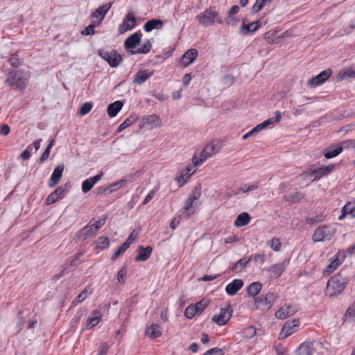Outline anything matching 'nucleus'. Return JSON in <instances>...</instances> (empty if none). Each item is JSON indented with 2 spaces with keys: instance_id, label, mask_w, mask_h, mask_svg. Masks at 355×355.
Returning a JSON list of instances; mask_svg holds the SVG:
<instances>
[{
  "instance_id": "3c124183",
  "label": "nucleus",
  "mask_w": 355,
  "mask_h": 355,
  "mask_svg": "<svg viewBox=\"0 0 355 355\" xmlns=\"http://www.w3.org/2000/svg\"><path fill=\"white\" fill-rule=\"evenodd\" d=\"M270 247L275 251L278 252L281 248V242L279 239L273 238L268 243Z\"/></svg>"
},
{
  "instance_id": "f3484780",
  "label": "nucleus",
  "mask_w": 355,
  "mask_h": 355,
  "mask_svg": "<svg viewBox=\"0 0 355 355\" xmlns=\"http://www.w3.org/2000/svg\"><path fill=\"white\" fill-rule=\"evenodd\" d=\"M261 26V22L259 20L253 21L250 24H242L239 33L243 35H252Z\"/></svg>"
},
{
  "instance_id": "6e6d98bb",
  "label": "nucleus",
  "mask_w": 355,
  "mask_h": 355,
  "mask_svg": "<svg viewBox=\"0 0 355 355\" xmlns=\"http://www.w3.org/2000/svg\"><path fill=\"white\" fill-rule=\"evenodd\" d=\"M83 255V252H76L74 254L73 258L71 260L70 266H74V267H76L77 266H78L80 263V259Z\"/></svg>"
},
{
  "instance_id": "f257e3e1",
  "label": "nucleus",
  "mask_w": 355,
  "mask_h": 355,
  "mask_svg": "<svg viewBox=\"0 0 355 355\" xmlns=\"http://www.w3.org/2000/svg\"><path fill=\"white\" fill-rule=\"evenodd\" d=\"M349 282L348 277L341 273L332 276L327 282V294L333 297L340 294Z\"/></svg>"
},
{
  "instance_id": "8fccbe9b",
  "label": "nucleus",
  "mask_w": 355,
  "mask_h": 355,
  "mask_svg": "<svg viewBox=\"0 0 355 355\" xmlns=\"http://www.w3.org/2000/svg\"><path fill=\"white\" fill-rule=\"evenodd\" d=\"M53 144H54V140L51 139L50 141L49 145L46 148L45 150L43 152L42 155L40 157V162L42 163L48 159L49 154H50L51 148L53 146Z\"/></svg>"
},
{
  "instance_id": "37998d69",
  "label": "nucleus",
  "mask_w": 355,
  "mask_h": 355,
  "mask_svg": "<svg viewBox=\"0 0 355 355\" xmlns=\"http://www.w3.org/2000/svg\"><path fill=\"white\" fill-rule=\"evenodd\" d=\"M159 124V118L156 115H148L143 118V126L146 125H155Z\"/></svg>"
},
{
  "instance_id": "a19ab883",
  "label": "nucleus",
  "mask_w": 355,
  "mask_h": 355,
  "mask_svg": "<svg viewBox=\"0 0 355 355\" xmlns=\"http://www.w3.org/2000/svg\"><path fill=\"white\" fill-rule=\"evenodd\" d=\"M92 313L93 317L89 318L86 322V324L87 327H89V329L97 325L101 318V315L99 311L95 310L92 312Z\"/></svg>"
},
{
  "instance_id": "09e8293b",
  "label": "nucleus",
  "mask_w": 355,
  "mask_h": 355,
  "mask_svg": "<svg viewBox=\"0 0 355 355\" xmlns=\"http://www.w3.org/2000/svg\"><path fill=\"white\" fill-rule=\"evenodd\" d=\"M324 220V217L322 215H317L315 216H308L306 218V223L310 225H315L322 223Z\"/></svg>"
},
{
  "instance_id": "680f3d73",
  "label": "nucleus",
  "mask_w": 355,
  "mask_h": 355,
  "mask_svg": "<svg viewBox=\"0 0 355 355\" xmlns=\"http://www.w3.org/2000/svg\"><path fill=\"white\" fill-rule=\"evenodd\" d=\"M258 187H259L258 183H254V184H252L250 185L245 184L241 187L240 190L241 191H243V193H245V192H248L250 191H253V190L257 189Z\"/></svg>"
},
{
  "instance_id": "cd10ccee",
  "label": "nucleus",
  "mask_w": 355,
  "mask_h": 355,
  "mask_svg": "<svg viewBox=\"0 0 355 355\" xmlns=\"http://www.w3.org/2000/svg\"><path fill=\"white\" fill-rule=\"evenodd\" d=\"M153 71L141 70L137 72L134 76V83L142 85L147 79L153 76Z\"/></svg>"
},
{
  "instance_id": "774afa93",
  "label": "nucleus",
  "mask_w": 355,
  "mask_h": 355,
  "mask_svg": "<svg viewBox=\"0 0 355 355\" xmlns=\"http://www.w3.org/2000/svg\"><path fill=\"white\" fill-rule=\"evenodd\" d=\"M203 355H223L222 349L215 347L207 351Z\"/></svg>"
},
{
  "instance_id": "0eeeda50",
  "label": "nucleus",
  "mask_w": 355,
  "mask_h": 355,
  "mask_svg": "<svg viewBox=\"0 0 355 355\" xmlns=\"http://www.w3.org/2000/svg\"><path fill=\"white\" fill-rule=\"evenodd\" d=\"M207 305L206 300H202L195 304L189 305L184 310V316L188 319H192L196 315H200Z\"/></svg>"
},
{
  "instance_id": "dca6fc26",
  "label": "nucleus",
  "mask_w": 355,
  "mask_h": 355,
  "mask_svg": "<svg viewBox=\"0 0 355 355\" xmlns=\"http://www.w3.org/2000/svg\"><path fill=\"white\" fill-rule=\"evenodd\" d=\"M68 189L60 187L52 192L46 199V205H52L57 201L62 199L68 193Z\"/></svg>"
},
{
  "instance_id": "a18cd8bd",
  "label": "nucleus",
  "mask_w": 355,
  "mask_h": 355,
  "mask_svg": "<svg viewBox=\"0 0 355 355\" xmlns=\"http://www.w3.org/2000/svg\"><path fill=\"white\" fill-rule=\"evenodd\" d=\"M136 121V117L134 116H131L127 118L118 127V132H122L126 128L131 125Z\"/></svg>"
},
{
  "instance_id": "79ce46f5",
  "label": "nucleus",
  "mask_w": 355,
  "mask_h": 355,
  "mask_svg": "<svg viewBox=\"0 0 355 355\" xmlns=\"http://www.w3.org/2000/svg\"><path fill=\"white\" fill-rule=\"evenodd\" d=\"M285 200L292 204L299 202L304 198V195L300 192H295L285 196Z\"/></svg>"
},
{
  "instance_id": "5701e85b",
  "label": "nucleus",
  "mask_w": 355,
  "mask_h": 355,
  "mask_svg": "<svg viewBox=\"0 0 355 355\" xmlns=\"http://www.w3.org/2000/svg\"><path fill=\"white\" fill-rule=\"evenodd\" d=\"M288 263L284 261L282 263H276L272 265L269 269L270 277L272 279H277L281 276L283 272L285 270L286 266Z\"/></svg>"
},
{
  "instance_id": "7c9ffc66",
  "label": "nucleus",
  "mask_w": 355,
  "mask_h": 355,
  "mask_svg": "<svg viewBox=\"0 0 355 355\" xmlns=\"http://www.w3.org/2000/svg\"><path fill=\"white\" fill-rule=\"evenodd\" d=\"M252 259V257H243L241 259H239L232 268V271L234 272H241L243 270H245L250 261Z\"/></svg>"
},
{
  "instance_id": "338daca9",
  "label": "nucleus",
  "mask_w": 355,
  "mask_h": 355,
  "mask_svg": "<svg viewBox=\"0 0 355 355\" xmlns=\"http://www.w3.org/2000/svg\"><path fill=\"white\" fill-rule=\"evenodd\" d=\"M8 62L13 67H17L21 64V60L16 55H12Z\"/></svg>"
},
{
  "instance_id": "e2e57ef3",
  "label": "nucleus",
  "mask_w": 355,
  "mask_h": 355,
  "mask_svg": "<svg viewBox=\"0 0 355 355\" xmlns=\"http://www.w3.org/2000/svg\"><path fill=\"white\" fill-rule=\"evenodd\" d=\"M96 25L90 24L88 26H87L85 30L82 31V34L85 35H92L95 33V29Z\"/></svg>"
},
{
  "instance_id": "f704fd0d",
  "label": "nucleus",
  "mask_w": 355,
  "mask_h": 355,
  "mask_svg": "<svg viewBox=\"0 0 355 355\" xmlns=\"http://www.w3.org/2000/svg\"><path fill=\"white\" fill-rule=\"evenodd\" d=\"M122 107L123 103L120 101H116L108 105L107 114L110 117L116 116Z\"/></svg>"
},
{
  "instance_id": "423d86ee",
  "label": "nucleus",
  "mask_w": 355,
  "mask_h": 355,
  "mask_svg": "<svg viewBox=\"0 0 355 355\" xmlns=\"http://www.w3.org/2000/svg\"><path fill=\"white\" fill-rule=\"evenodd\" d=\"M98 55L107 62L112 67H118L123 60L121 55L114 49L111 51H107L103 49H98Z\"/></svg>"
},
{
  "instance_id": "9b49d317",
  "label": "nucleus",
  "mask_w": 355,
  "mask_h": 355,
  "mask_svg": "<svg viewBox=\"0 0 355 355\" xmlns=\"http://www.w3.org/2000/svg\"><path fill=\"white\" fill-rule=\"evenodd\" d=\"M136 26V18L132 12H128L122 23L119 26L118 33L121 35L132 30Z\"/></svg>"
},
{
  "instance_id": "473e14b6",
  "label": "nucleus",
  "mask_w": 355,
  "mask_h": 355,
  "mask_svg": "<svg viewBox=\"0 0 355 355\" xmlns=\"http://www.w3.org/2000/svg\"><path fill=\"white\" fill-rule=\"evenodd\" d=\"M313 345L311 343H303L297 348L298 355H313Z\"/></svg>"
},
{
  "instance_id": "864d4df0",
  "label": "nucleus",
  "mask_w": 355,
  "mask_h": 355,
  "mask_svg": "<svg viewBox=\"0 0 355 355\" xmlns=\"http://www.w3.org/2000/svg\"><path fill=\"white\" fill-rule=\"evenodd\" d=\"M128 244H121L117 250L112 254L111 259L114 261L122 253L126 251V250L128 248L127 247Z\"/></svg>"
},
{
  "instance_id": "c756f323",
  "label": "nucleus",
  "mask_w": 355,
  "mask_h": 355,
  "mask_svg": "<svg viewBox=\"0 0 355 355\" xmlns=\"http://www.w3.org/2000/svg\"><path fill=\"white\" fill-rule=\"evenodd\" d=\"M342 152V148L338 144H334L325 149L324 155L327 159L336 157Z\"/></svg>"
},
{
  "instance_id": "49530a36",
  "label": "nucleus",
  "mask_w": 355,
  "mask_h": 355,
  "mask_svg": "<svg viewBox=\"0 0 355 355\" xmlns=\"http://www.w3.org/2000/svg\"><path fill=\"white\" fill-rule=\"evenodd\" d=\"M110 245V240L107 236H100L96 241V248L103 250Z\"/></svg>"
},
{
  "instance_id": "2eb2a0df",
  "label": "nucleus",
  "mask_w": 355,
  "mask_h": 355,
  "mask_svg": "<svg viewBox=\"0 0 355 355\" xmlns=\"http://www.w3.org/2000/svg\"><path fill=\"white\" fill-rule=\"evenodd\" d=\"M297 311L295 306L285 304L279 308L275 313V317L279 320H284L292 316Z\"/></svg>"
},
{
  "instance_id": "5fc2aeb1",
  "label": "nucleus",
  "mask_w": 355,
  "mask_h": 355,
  "mask_svg": "<svg viewBox=\"0 0 355 355\" xmlns=\"http://www.w3.org/2000/svg\"><path fill=\"white\" fill-rule=\"evenodd\" d=\"M255 334H256V329L252 326L245 328L243 331V336L247 339L252 338Z\"/></svg>"
},
{
  "instance_id": "bb28decb",
  "label": "nucleus",
  "mask_w": 355,
  "mask_h": 355,
  "mask_svg": "<svg viewBox=\"0 0 355 355\" xmlns=\"http://www.w3.org/2000/svg\"><path fill=\"white\" fill-rule=\"evenodd\" d=\"M243 286V282L240 279H234L226 286L225 291L230 295H234Z\"/></svg>"
},
{
  "instance_id": "0e129e2a",
  "label": "nucleus",
  "mask_w": 355,
  "mask_h": 355,
  "mask_svg": "<svg viewBox=\"0 0 355 355\" xmlns=\"http://www.w3.org/2000/svg\"><path fill=\"white\" fill-rule=\"evenodd\" d=\"M127 270L125 267H123L117 273V279L119 282H123L125 279Z\"/></svg>"
},
{
  "instance_id": "aec40b11",
  "label": "nucleus",
  "mask_w": 355,
  "mask_h": 355,
  "mask_svg": "<svg viewBox=\"0 0 355 355\" xmlns=\"http://www.w3.org/2000/svg\"><path fill=\"white\" fill-rule=\"evenodd\" d=\"M92 221H90L86 226L78 231L76 236L83 241L93 237L96 234V231L95 228H94V225H92Z\"/></svg>"
},
{
  "instance_id": "a211bd4d",
  "label": "nucleus",
  "mask_w": 355,
  "mask_h": 355,
  "mask_svg": "<svg viewBox=\"0 0 355 355\" xmlns=\"http://www.w3.org/2000/svg\"><path fill=\"white\" fill-rule=\"evenodd\" d=\"M142 33L138 31L130 35L124 42V46L127 49H135L139 44L142 37Z\"/></svg>"
},
{
  "instance_id": "4468645a",
  "label": "nucleus",
  "mask_w": 355,
  "mask_h": 355,
  "mask_svg": "<svg viewBox=\"0 0 355 355\" xmlns=\"http://www.w3.org/2000/svg\"><path fill=\"white\" fill-rule=\"evenodd\" d=\"M200 193H193V195H190L189 197L185 201V214L187 217H189L192 215L195 211L196 208L198 207V200L200 197Z\"/></svg>"
},
{
  "instance_id": "393cba45",
  "label": "nucleus",
  "mask_w": 355,
  "mask_h": 355,
  "mask_svg": "<svg viewBox=\"0 0 355 355\" xmlns=\"http://www.w3.org/2000/svg\"><path fill=\"white\" fill-rule=\"evenodd\" d=\"M138 254L135 257L137 261H145L150 257L153 248L150 246L144 247L139 245L137 248Z\"/></svg>"
},
{
  "instance_id": "2f4dec72",
  "label": "nucleus",
  "mask_w": 355,
  "mask_h": 355,
  "mask_svg": "<svg viewBox=\"0 0 355 355\" xmlns=\"http://www.w3.org/2000/svg\"><path fill=\"white\" fill-rule=\"evenodd\" d=\"M251 217L249 214L246 212L239 214L234 222V225L237 227H243L247 225L250 221Z\"/></svg>"
},
{
  "instance_id": "6e6552de",
  "label": "nucleus",
  "mask_w": 355,
  "mask_h": 355,
  "mask_svg": "<svg viewBox=\"0 0 355 355\" xmlns=\"http://www.w3.org/2000/svg\"><path fill=\"white\" fill-rule=\"evenodd\" d=\"M216 147L213 144H208L203 148L199 156L194 155L192 157V162L195 166L201 165L207 159L211 157L215 153Z\"/></svg>"
},
{
  "instance_id": "c03bdc74",
  "label": "nucleus",
  "mask_w": 355,
  "mask_h": 355,
  "mask_svg": "<svg viewBox=\"0 0 355 355\" xmlns=\"http://www.w3.org/2000/svg\"><path fill=\"white\" fill-rule=\"evenodd\" d=\"M153 40V39L147 40L141 47L137 49L136 53L145 54L149 53L152 49Z\"/></svg>"
},
{
  "instance_id": "7ed1b4c3",
  "label": "nucleus",
  "mask_w": 355,
  "mask_h": 355,
  "mask_svg": "<svg viewBox=\"0 0 355 355\" xmlns=\"http://www.w3.org/2000/svg\"><path fill=\"white\" fill-rule=\"evenodd\" d=\"M196 20L204 27H208L214 25L215 23L223 24L221 17L218 12L214 10L211 8L206 9L205 11L197 15Z\"/></svg>"
},
{
  "instance_id": "412c9836",
  "label": "nucleus",
  "mask_w": 355,
  "mask_h": 355,
  "mask_svg": "<svg viewBox=\"0 0 355 355\" xmlns=\"http://www.w3.org/2000/svg\"><path fill=\"white\" fill-rule=\"evenodd\" d=\"M64 168V165H59L54 168L50 180L48 183L49 187L53 188L59 183L60 179L62 178Z\"/></svg>"
},
{
  "instance_id": "1a4fd4ad",
  "label": "nucleus",
  "mask_w": 355,
  "mask_h": 355,
  "mask_svg": "<svg viewBox=\"0 0 355 355\" xmlns=\"http://www.w3.org/2000/svg\"><path fill=\"white\" fill-rule=\"evenodd\" d=\"M232 312L230 305H226L220 309L219 314H216L212 317V321L219 326L225 325L230 320Z\"/></svg>"
},
{
  "instance_id": "4d7b16f0",
  "label": "nucleus",
  "mask_w": 355,
  "mask_h": 355,
  "mask_svg": "<svg viewBox=\"0 0 355 355\" xmlns=\"http://www.w3.org/2000/svg\"><path fill=\"white\" fill-rule=\"evenodd\" d=\"M92 108V104L91 103H85L80 107L79 113L80 115H85L88 112H90V110Z\"/></svg>"
},
{
  "instance_id": "9d476101",
  "label": "nucleus",
  "mask_w": 355,
  "mask_h": 355,
  "mask_svg": "<svg viewBox=\"0 0 355 355\" xmlns=\"http://www.w3.org/2000/svg\"><path fill=\"white\" fill-rule=\"evenodd\" d=\"M345 251L339 250L336 254L335 255L334 259L329 263L327 267L323 270V275L325 276L329 275L332 273L336 268L342 264L345 259Z\"/></svg>"
},
{
  "instance_id": "4c0bfd02",
  "label": "nucleus",
  "mask_w": 355,
  "mask_h": 355,
  "mask_svg": "<svg viewBox=\"0 0 355 355\" xmlns=\"http://www.w3.org/2000/svg\"><path fill=\"white\" fill-rule=\"evenodd\" d=\"M196 171L195 169L193 168L191 166H187L182 169L180 175L177 178L178 181L180 182L181 181L184 182L185 180L188 179L191 177V175L194 173Z\"/></svg>"
},
{
  "instance_id": "052dcab7",
  "label": "nucleus",
  "mask_w": 355,
  "mask_h": 355,
  "mask_svg": "<svg viewBox=\"0 0 355 355\" xmlns=\"http://www.w3.org/2000/svg\"><path fill=\"white\" fill-rule=\"evenodd\" d=\"M137 236V232L135 230H134L131 234L129 235L126 241L123 243V244H128L127 247L129 248L130 245L135 241L136 237Z\"/></svg>"
},
{
  "instance_id": "6ab92c4d",
  "label": "nucleus",
  "mask_w": 355,
  "mask_h": 355,
  "mask_svg": "<svg viewBox=\"0 0 355 355\" xmlns=\"http://www.w3.org/2000/svg\"><path fill=\"white\" fill-rule=\"evenodd\" d=\"M332 71L330 69L320 72L316 76L309 80V85L311 86H318L324 83L331 75Z\"/></svg>"
},
{
  "instance_id": "bf43d9fd",
  "label": "nucleus",
  "mask_w": 355,
  "mask_h": 355,
  "mask_svg": "<svg viewBox=\"0 0 355 355\" xmlns=\"http://www.w3.org/2000/svg\"><path fill=\"white\" fill-rule=\"evenodd\" d=\"M274 123H275V121L274 120V118L272 117V118L268 119L267 120L264 121L263 122L258 124L257 126H258L259 129L260 130H261L264 128H266L267 127H268L270 125H273Z\"/></svg>"
},
{
  "instance_id": "de8ad7c7",
  "label": "nucleus",
  "mask_w": 355,
  "mask_h": 355,
  "mask_svg": "<svg viewBox=\"0 0 355 355\" xmlns=\"http://www.w3.org/2000/svg\"><path fill=\"white\" fill-rule=\"evenodd\" d=\"M106 220V216H102L96 220H92V225H94V228H95L96 231L97 232L105 224Z\"/></svg>"
},
{
  "instance_id": "ea45409f",
  "label": "nucleus",
  "mask_w": 355,
  "mask_h": 355,
  "mask_svg": "<svg viewBox=\"0 0 355 355\" xmlns=\"http://www.w3.org/2000/svg\"><path fill=\"white\" fill-rule=\"evenodd\" d=\"M261 288L262 284L260 282H252L248 286L247 288V292L250 296L255 297L259 293V292L261 290Z\"/></svg>"
},
{
  "instance_id": "c85d7f7f",
  "label": "nucleus",
  "mask_w": 355,
  "mask_h": 355,
  "mask_svg": "<svg viewBox=\"0 0 355 355\" xmlns=\"http://www.w3.org/2000/svg\"><path fill=\"white\" fill-rule=\"evenodd\" d=\"M163 24V21L161 19H153L144 24V29L146 32L149 33L154 29H161Z\"/></svg>"
},
{
  "instance_id": "58836bf2",
  "label": "nucleus",
  "mask_w": 355,
  "mask_h": 355,
  "mask_svg": "<svg viewBox=\"0 0 355 355\" xmlns=\"http://www.w3.org/2000/svg\"><path fill=\"white\" fill-rule=\"evenodd\" d=\"M128 180L125 178H123L116 182H114L108 186V193H112L119 189L126 187Z\"/></svg>"
},
{
  "instance_id": "f03ea898",
  "label": "nucleus",
  "mask_w": 355,
  "mask_h": 355,
  "mask_svg": "<svg viewBox=\"0 0 355 355\" xmlns=\"http://www.w3.org/2000/svg\"><path fill=\"white\" fill-rule=\"evenodd\" d=\"M28 78L23 70H12L8 73L6 83L15 90L24 91L27 87Z\"/></svg>"
},
{
  "instance_id": "f8f14e48",
  "label": "nucleus",
  "mask_w": 355,
  "mask_h": 355,
  "mask_svg": "<svg viewBox=\"0 0 355 355\" xmlns=\"http://www.w3.org/2000/svg\"><path fill=\"white\" fill-rule=\"evenodd\" d=\"M300 326V320L298 319H293L292 320L286 321L280 332V337L282 339H284L294 332L297 331V327Z\"/></svg>"
},
{
  "instance_id": "13d9d810",
  "label": "nucleus",
  "mask_w": 355,
  "mask_h": 355,
  "mask_svg": "<svg viewBox=\"0 0 355 355\" xmlns=\"http://www.w3.org/2000/svg\"><path fill=\"white\" fill-rule=\"evenodd\" d=\"M274 123H275V121L274 120V118L272 117V118L268 119L267 120L264 121L263 122L258 124L257 126H258L259 129L260 130H261L264 128H266L267 127H268L270 125H273Z\"/></svg>"
},
{
  "instance_id": "603ef678",
  "label": "nucleus",
  "mask_w": 355,
  "mask_h": 355,
  "mask_svg": "<svg viewBox=\"0 0 355 355\" xmlns=\"http://www.w3.org/2000/svg\"><path fill=\"white\" fill-rule=\"evenodd\" d=\"M340 147L342 148V151L343 149H349V148H355V140L354 139H347L342 141L340 144Z\"/></svg>"
},
{
  "instance_id": "c9c22d12",
  "label": "nucleus",
  "mask_w": 355,
  "mask_h": 355,
  "mask_svg": "<svg viewBox=\"0 0 355 355\" xmlns=\"http://www.w3.org/2000/svg\"><path fill=\"white\" fill-rule=\"evenodd\" d=\"M146 334L151 339H155L162 335L160 327L157 324H153L146 329Z\"/></svg>"
},
{
  "instance_id": "ddd939ff",
  "label": "nucleus",
  "mask_w": 355,
  "mask_h": 355,
  "mask_svg": "<svg viewBox=\"0 0 355 355\" xmlns=\"http://www.w3.org/2000/svg\"><path fill=\"white\" fill-rule=\"evenodd\" d=\"M335 169V165L331 164L323 166L318 168L311 170L309 173V176H313V180H318L324 176H326L333 172Z\"/></svg>"
},
{
  "instance_id": "20e7f679",
  "label": "nucleus",
  "mask_w": 355,
  "mask_h": 355,
  "mask_svg": "<svg viewBox=\"0 0 355 355\" xmlns=\"http://www.w3.org/2000/svg\"><path fill=\"white\" fill-rule=\"evenodd\" d=\"M336 228L331 225H323L315 229L313 235V242H324L330 241L336 234Z\"/></svg>"
},
{
  "instance_id": "b1692460",
  "label": "nucleus",
  "mask_w": 355,
  "mask_h": 355,
  "mask_svg": "<svg viewBox=\"0 0 355 355\" xmlns=\"http://www.w3.org/2000/svg\"><path fill=\"white\" fill-rule=\"evenodd\" d=\"M103 175V172H101L91 178L85 180L82 183L83 192L87 193L89 191L92 189L94 185L101 179Z\"/></svg>"
},
{
  "instance_id": "a878e982",
  "label": "nucleus",
  "mask_w": 355,
  "mask_h": 355,
  "mask_svg": "<svg viewBox=\"0 0 355 355\" xmlns=\"http://www.w3.org/2000/svg\"><path fill=\"white\" fill-rule=\"evenodd\" d=\"M112 5V3L110 2L98 7L94 12L92 13L91 17L94 18L99 17L98 21V24H99L103 21L104 17L110 9Z\"/></svg>"
},
{
  "instance_id": "e433bc0d",
  "label": "nucleus",
  "mask_w": 355,
  "mask_h": 355,
  "mask_svg": "<svg viewBox=\"0 0 355 355\" xmlns=\"http://www.w3.org/2000/svg\"><path fill=\"white\" fill-rule=\"evenodd\" d=\"M92 291L89 288H85L71 302V306H76L78 303L83 302L90 294Z\"/></svg>"
},
{
  "instance_id": "69168bd1",
  "label": "nucleus",
  "mask_w": 355,
  "mask_h": 355,
  "mask_svg": "<svg viewBox=\"0 0 355 355\" xmlns=\"http://www.w3.org/2000/svg\"><path fill=\"white\" fill-rule=\"evenodd\" d=\"M158 191L157 188H155L153 189L145 198L144 200L142 205H147L155 196L156 192Z\"/></svg>"
},
{
  "instance_id": "4be33fe9",
  "label": "nucleus",
  "mask_w": 355,
  "mask_h": 355,
  "mask_svg": "<svg viewBox=\"0 0 355 355\" xmlns=\"http://www.w3.org/2000/svg\"><path fill=\"white\" fill-rule=\"evenodd\" d=\"M198 51L191 49L186 51L180 59V62L184 67H187L191 64L197 58Z\"/></svg>"
},
{
  "instance_id": "72a5a7b5",
  "label": "nucleus",
  "mask_w": 355,
  "mask_h": 355,
  "mask_svg": "<svg viewBox=\"0 0 355 355\" xmlns=\"http://www.w3.org/2000/svg\"><path fill=\"white\" fill-rule=\"evenodd\" d=\"M352 78H355V66L340 71L337 76V80L340 81Z\"/></svg>"
},
{
  "instance_id": "39448f33",
  "label": "nucleus",
  "mask_w": 355,
  "mask_h": 355,
  "mask_svg": "<svg viewBox=\"0 0 355 355\" xmlns=\"http://www.w3.org/2000/svg\"><path fill=\"white\" fill-rule=\"evenodd\" d=\"M277 298V295L274 293L262 294L255 300L256 308L261 311H268Z\"/></svg>"
}]
</instances>
